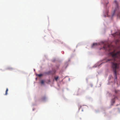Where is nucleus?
Returning <instances> with one entry per match:
<instances>
[{"instance_id": "nucleus-1", "label": "nucleus", "mask_w": 120, "mask_h": 120, "mask_svg": "<svg viewBox=\"0 0 120 120\" xmlns=\"http://www.w3.org/2000/svg\"><path fill=\"white\" fill-rule=\"evenodd\" d=\"M110 53L112 56V58L107 60L106 61H111L112 67L114 72L115 79H116V70L119 68L118 64H120V51L116 52L113 51L110 52Z\"/></svg>"}, {"instance_id": "nucleus-9", "label": "nucleus", "mask_w": 120, "mask_h": 120, "mask_svg": "<svg viewBox=\"0 0 120 120\" xmlns=\"http://www.w3.org/2000/svg\"><path fill=\"white\" fill-rule=\"evenodd\" d=\"M58 78H59V77L58 76H57L56 77H54L56 81H57V80L58 79Z\"/></svg>"}, {"instance_id": "nucleus-11", "label": "nucleus", "mask_w": 120, "mask_h": 120, "mask_svg": "<svg viewBox=\"0 0 120 120\" xmlns=\"http://www.w3.org/2000/svg\"><path fill=\"white\" fill-rule=\"evenodd\" d=\"M97 44L96 43H94L93 44V45H92V48L93 47V46L94 45H97Z\"/></svg>"}, {"instance_id": "nucleus-10", "label": "nucleus", "mask_w": 120, "mask_h": 120, "mask_svg": "<svg viewBox=\"0 0 120 120\" xmlns=\"http://www.w3.org/2000/svg\"><path fill=\"white\" fill-rule=\"evenodd\" d=\"M8 88H7L5 92V95H7L8 94Z\"/></svg>"}, {"instance_id": "nucleus-12", "label": "nucleus", "mask_w": 120, "mask_h": 120, "mask_svg": "<svg viewBox=\"0 0 120 120\" xmlns=\"http://www.w3.org/2000/svg\"><path fill=\"white\" fill-rule=\"evenodd\" d=\"M46 97L45 96H44L41 99L43 100H44L46 99Z\"/></svg>"}, {"instance_id": "nucleus-8", "label": "nucleus", "mask_w": 120, "mask_h": 120, "mask_svg": "<svg viewBox=\"0 0 120 120\" xmlns=\"http://www.w3.org/2000/svg\"><path fill=\"white\" fill-rule=\"evenodd\" d=\"M120 14V11H118V14L117 15V16L118 17H119L120 18V15H119Z\"/></svg>"}, {"instance_id": "nucleus-4", "label": "nucleus", "mask_w": 120, "mask_h": 120, "mask_svg": "<svg viewBox=\"0 0 120 120\" xmlns=\"http://www.w3.org/2000/svg\"><path fill=\"white\" fill-rule=\"evenodd\" d=\"M115 93L118 96L120 95V90H115L114 91Z\"/></svg>"}, {"instance_id": "nucleus-13", "label": "nucleus", "mask_w": 120, "mask_h": 120, "mask_svg": "<svg viewBox=\"0 0 120 120\" xmlns=\"http://www.w3.org/2000/svg\"><path fill=\"white\" fill-rule=\"evenodd\" d=\"M42 74H38V76L39 77H41L42 76Z\"/></svg>"}, {"instance_id": "nucleus-15", "label": "nucleus", "mask_w": 120, "mask_h": 120, "mask_svg": "<svg viewBox=\"0 0 120 120\" xmlns=\"http://www.w3.org/2000/svg\"><path fill=\"white\" fill-rule=\"evenodd\" d=\"M8 69H9V70H10L13 69L12 68H8Z\"/></svg>"}, {"instance_id": "nucleus-5", "label": "nucleus", "mask_w": 120, "mask_h": 120, "mask_svg": "<svg viewBox=\"0 0 120 120\" xmlns=\"http://www.w3.org/2000/svg\"><path fill=\"white\" fill-rule=\"evenodd\" d=\"M56 72V71L55 70L54 71V73H53L52 72V71H49L47 72H46V74H53L54 73H55Z\"/></svg>"}, {"instance_id": "nucleus-14", "label": "nucleus", "mask_w": 120, "mask_h": 120, "mask_svg": "<svg viewBox=\"0 0 120 120\" xmlns=\"http://www.w3.org/2000/svg\"><path fill=\"white\" fill-rule=\"evenodd\" d=\"M44 82L43 80H41V83L42 84H43L44 83Z\"/></svg>"}, {"instance_id": "nucleus-2", "label": "nucleus", "mask_w": 120, "mask_h": 120, "mask_svg": "<svg viewBox=\"0 0 120 120\" xmlns=\"http://www.w3.org/2000/svg\"><path fill=\"white\" fill-rule=\"evenodd\" d=\"M114 4L115 6V9L114 10L113 14L112 15V16H113L116 11L119 9L118 4L116 0H115L114 1Z\"/></svg>"}, {"instance_id": "nucleus-7", "label": "nucleus", "mask_w": 120, "mask_h": 120, "mask_svg": "<svg viewBox=\"0 0 120 120\" xmlns=\"http://www.w3.org/2000/svg\"><path fill=\"white\" fill-rule=\"evenodd\" d=\"M116 98H117V99H118V98L117 96H115L114 97V98H113V99L112 100V103H115V101L114 100V99Z\"/></svg>"}, {"instance_id": "nucleus-6", "label": "nucleus", "mask_w": 120, "mask_h": 120, "mask_svg": "<svg viewBox=\"0 0 120 120\" xmlns=\"http://www.w3.org/2000/svg\"><path fill=\"white\" fill-rule=\"evenodd\" d=\"M113 36L114 37H116V35L119 36L120 35V33L119 32H116V33L115 34H114L113 35Z\"/></svg>"}, {"instance_id": "nucleus-16", "label": "nucleus", "mask_w": 120, "mask_h": 120, "mask_svg": "<svg viewBox=\"0 0 120 120\" xmlns=\"http://www.w3.org/2000/svg\"><path fill=\"white\" fill-rule=\"evenodd\" d=\"M57 69H58V68H59V66H57Z\"/></svg>"}, {"instance_id": "nucleus-3", "label": "nucleus", "mask_w": 120, "mask_h": 120, "mask_svg": "<svg viewBox=\"0 0 120 120\" xmlns=\"http://www.w3.org/2000/svg\"><path fill=\"white\" fill-rule=\"evenodd\" d=\"M103 48L104 49H106V50H108L109 51L112 49L110 48V45L109 44H108L107 45H105L104 46Z\"/></svg>"}]
</instances>
